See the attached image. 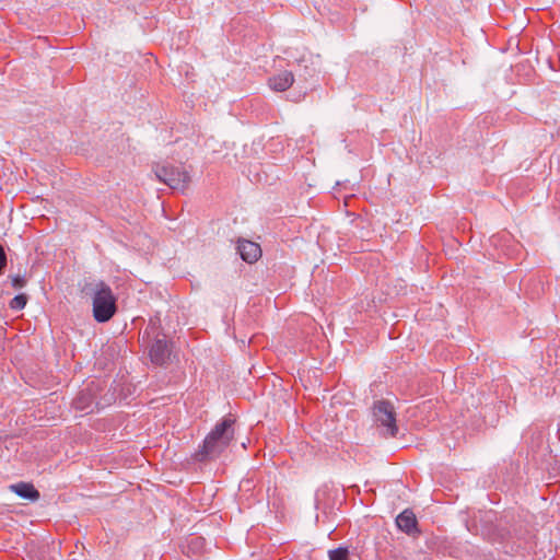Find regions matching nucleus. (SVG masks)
Listing matches in <instances>:
<instances>
[{
    "label": "nucleus",
    "mask_w": 560,
    "mask_h": 560,
    "mask_svg": "<svg viewBox=\"0 0 560 560\" xmlns=\"http://www.w3.org/2000/svg\"><path fill=\"white\" fill-rule=\"evenodd\" d=\"M107 384L102 380H92L77 394L72 400V407L84 413L110 406L115 401V394L107 389Z\"/></svg>",
    "instance_id": "1"
},
{
    "label": "nucleus",
    "mask_w": 560,
    "mask_h": 560,
    "mask_svg": "<svg viewBox=\"0 0 560 560\" xmlns=\"http://www.w3.org/2000/svg\"><path fill=\"white\" fill-rule=\"evenodd\" d=\"M236 418L229 413L215 423L203 440L202 447L194 455L222 454L234 441Z\"/></svg>",
    "instance_id": "2"
},
{
    "label": "nucleus",
    "mask_w": 560,
    "mask_h": 560,
    "mask_svg": "<svg viewBox=\"0 0 560 560\" xmlns=\"http://www.w3.org/2000/svg\"><path fill=\"white\" fill-rule=\"evenodd\" d=\"M82 292L93 298V316L97 323L110 320L117 312V298L104 281L86 283Z\"/></svg>",
    "instance_id": "3"
},
{
    "label": "nucleus",
    "mask_w": 560,
    "mask_h": 560,
    "mask_svg": "<svg viewBox=\"0 0 560 560\" xmlns=\"http://www.w3.org/2000/svg\"><path fill=\"white\" fill-rule=\"evenodd\" d=\"M155 176L174 190L185 191L190 184V175L182 165L163 164L154 166Z\"/></svg>",
    "instance_id": "4"
},
{
    "label": "nucleus",
    "mask_w": 560,
    "mask_h": 560,
    "mask_svg": "<svg viewBox=\"0 0 560 560\" xmlns=\"http://www.w3.org/2000/svg\"><path fill=\"white\" fill-rule=\"evenodd\" d=\"M373 417L377 430L384 436H395L398 432L396 411L388 400H377L373 405Z\"/></svg>",
    "instance_id": "5"
},
{
    "label": "nucleus",
    "mask_w": 560,
    "mask_h": 560,
    "mask_svg": "<svg viewBox=\"0 0 560 560\" xmlns=\"http://www.w3.org/2000/svg\"><path fill=\"white\" fill-rule=\"evenodd\" d=\"M523 444L526 447L527 455L529 454H541L551 453L549 445L545 441L544 427L532 424L529 425L522 435Z\"/></svg>",
    "instance_id": "6"
},
{
    "label": "nucleus",
    "mask_w": 560,
    "mask_h": 560,
    "mask_svg": "<svg viewBox=\"0 0 560 560\" xmlns=\"http://www.w3.org/2000/svg\"><path fill=\"white\" fill-rule=\"evenodd\" d=\"M171 343L166 340L165 334H156L149 349V357L153 364L163 366L170 362Z\"/></svg>",
    "instance_id": "7"
},
{
    "label": "nucleus",
    "mask_w": 560,
    "mask_h": 560,
    "mask_svg": "<svg viewBox=\"0 0 560 560\" xmlns=\"http://www.w3.org/2000/svg\"><path fill=\"white\" fill-rule=\"evenodd\" d=\"M397 527L408 536L416 537L421 530L418 527V521L412 510L406 509L396 517Z\"/></svg>",
    "instance_id": "8"
},
{
    "label": "nucleus",
    "mask_w": 560,
    "mask_h": 560,
    "mask_svg": "<svg viewBox=\"0 0 560 560\" xmlns=\"http://www.w3.org/2000/svg\"><path fill=\"white\" fill-rule=\"evenodd\" d=\"M236 250L241 258L247 264H254L261 257V248L259 244L240 238L237 241Z\"/></svg>",
    "instance_id": "9"
},
{
    "label": "nucleus",
    "mask_w": 560,
    "mask_h": 560,
    "mask_svg": "<svg viewBox=\"0 0 560 560\" xmlns=\"http://www.w3.org/2000/svg\"><path fill=\"white\" fill-rule=\"evenodd\" d=\"M9 490L22 499L35 502L39 499V491L31 482L20 481L9 486Z\"/></svg>",
    "instance_id": "10"
},
{
    "label": "nucleus",
    "mask_w": 560,
    "mask_h": 560,
    "mask_svg": "<svg viewBox=\"0 0 560 560\" xmlns=\"http://www.w3.org/2000/svg\"><path fill=\"white\" fill-rule=\"evenodd\" d=\"M294 82V74L291 71H282L277 75L269 78L268 84L271 90L277 92L287 91Z\"/></svg>",
    "instance_id": "11"
},
{
    "label": "nucleus",
    "mask_w": 560,
    "mask_h": 560,
    "mask_svg": "<svg viewBox=\"0 0 560 560\" xmlns=\"http://www.w3.org/2000/svg\"><path fill=\"white\" fill-rule=\"evenodd\" d=\"M298 77L304 81H307L308 79H312L316 75L317 70L311 59L302 57L298 61Z\"/></svg>",
    "instance_id": "12"
},
{
    "label": "nucleus",
    "mask_w": 560,
    "mask_h": 560,
    "mask_svg": "<svg viewBox=\"0 0 560 560\" xmlns=\"http://www.w3.org/2000/svg\"><path fill=\"white\" fill-rule=\"evenodd\" d=\"M28 301V296L25 293H20L15 295L10 302L9 307L13 311H21L23 310Z\"/></svg>",
    "instance_id": "13"
},
{
    "label": "nucleus",
    "mask_w": 560,
    "mask_h": 560,
    "mask_svg": "<svg viewBox=\"0 0 560 560\" xmlns=\"http://www.w3.org/2000/svg\"><path fill=\"white\" fill-rule=\"evenodd\" d=\"M8 279L10 280L11 287L14 290L23 289L27 284V281H28V278L26 277L25 273L24 275H22V273L9 275Z\"/></svg>",
    "instance_id": "14"
},
{
    "label": "nucleus",
    "mask_w": 560,
    "mask_h": 560,
    "mask_svg": "<svg viewBox=\"0 0 560 560\" xmlns=\"http://www.w3.org/2000/svg\"><path fill=\"white\" fill-rule=\"evenodd\" d=\"M18 445V442L15 438L9 436L7 434H2L0 432V452H3V448L7 451H15L18 452V448L15 447Z\"/></svg>",
    "instance_id": "15"
},
{
    "label": "nucleus",
    "mask_w": 560,
    "mask_h": 560,
    "mask_svg": "<svg viewBox=\"0 0 560 560\" xmlns=\"http://www.w3.org/2000/svg\"><path fill=\"white\" fill-rule=\"evenodd\" d=\"M328 556L329 560H349V551L346 547H339L330 550Z\"/></svg>",
    "instance_id": "16"
},
{
    "label": "nucleus",
    "mask_w": 560,
    "mask_h": 560,
    "mask_svg": "<svg viewBox=\"0 0 560 560\" xmlns=\"http://www.w3.org/2000/svg\"><path fill=\"white\" fill-rule=\"evenodd\" d=\"M160 328L161 327H160V324H159V319H156V320L150 319L149 325H148V327L144 330V336L150 337L151 335H154V334L155 335L156 334H161L159 331Z\"/></svg>",
    "instance_id": "17"
},
{
    "label": "nucleus",
    "mask_w": 560,
    "mask_h": 560,
    "mask_svg": "<svg viewBox=\"0 0 560 560\" xmlns=\"http://www.w3.org/2000/svg\"><path fill=\"white\" fill-rule=\"evenodd\" d=\"M8 266V256L4 246L0 244V276H2Z\"/></svg>",
    "instance_id": "18"
},
{
    "label": "nucleus",
    "mask_w": 560,
    "mask_h": 560,
    "mask_svg": "<svg viewBox=\"0 0 560 560\" xmlns=\"http://www.w3.org/2000/svg\"><path fill=\"white\" fill-rule=\"evenodd\" d=\"M201 540L202 538L201 537H195L190 544H196V545H200L201 544Z\"/></svg>",
    "instance_id": "19"
},
{
    "label": "nucleus",
    "mask_w": 560,
    "mask_h": 560,
    "mask_svg": "<svg viewBox=\"0 0 560 560\" xmlns=\"http://www.w3.org/2000/svg\"><path fill=\"white\" fill-rule=\"evenodd\" d=\"M198 458H199V460H200L201 463H203V462H206L209 457L202 456V457H198Z\"/></svg>",
    "instance_id": "20"
}]
</instances>
